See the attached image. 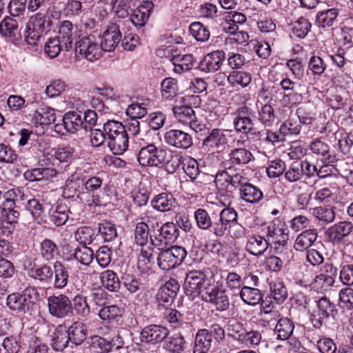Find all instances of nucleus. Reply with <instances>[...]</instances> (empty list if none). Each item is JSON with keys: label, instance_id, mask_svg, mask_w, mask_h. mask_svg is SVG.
<instances>
[{"label": "nucleus", "instance_id": "obj_62", "mask_svg": "<svg viewBox=\"0 0 353 353\" xmlns=\"http://www.w3.org/2000/svg\"><path fill=\"white\" fill-rule=\"evenodd\" d=\"M90 347L96 353H107L111 350L112 345L106 339L94 336L91 339Z\"/></svg>", "mask_w": 353, "mask_h": 353}, {"label": "nucleus", "instance_id": "obj_58", "mask_svg": "<svg viewBox=\"0 0 353 353\" xmlns=\"http://www.w3.org/2000/svg\"><path fill=\"white\" fill-rule=\"evenodd\" d=\"M75 239L81 245L86 246L94 239V231L90 227H81L74 234Z\"/></svg>", "mask_w": 353, "mask_h": 353}, {"label": "nucleus", "instance_id": "obj_20", "mask_svg": "<svg viewBox=\"0 0 353 353\" xmlns=\"http://www.w3.org/2000/svg\"><path fill=\"white\" fill-rule=\"evenodd\" d=\"M299 283L301 285L310 287L317 292H323L329 290L334 285L335 280H332L324 274H319L312 279L303 277Z\"/></svg>", "mask_w": 353, "mask_h": 353}, {"label": "nucleus", "instance_id": "obj_43", "mask_svg": "<svg viewBox=\"0 0 353 353\" xmlns=\"http://www.w3.org/2000/svg\"><path fill=\"white\" fill-rule=\"evenodd\" d=\"M185 340L183 336L176 333L168 336L164 341L163 347L170 353H183L184 350Z\"/></svg>", "mask_w": 353, "mask_h": 353}, {"label": "nucleus", "instance_id": "obj_56", "mask_svg": "<svg viewBox=\"0 0 353 353\" xmlns=\"http://www.w3.org/2000/svg\"><path fill=\"white\" fill-rule=\"evenodd\" d=\"M74 259L83 265H89L94 259L93 250L87 246L81 245L75 248Z\"/></svg>", "mask_w": 353, "mask_h": 353}, {"label": "nucleus", "instance_id": "obj_44", "mask_svg": "<svg viewBox=\"0 0 353 353\" xmlns=\"http://www.w3.org/2000/svg\"><path fill=\"white\" fill-rule=\"evenodd\" d=\"M34 119L37 123L47 125L56 121L55 110L49 106L41 105L34 113Z\"/></svg>", "mask_w": 353, "mask_h": 353}, {"label": "nucleus", "instance_id": "obj_47", "mask_svg": "<svg viewBox=\"0 0 353 353\" xmlns=\"http://www.w3.org/2000/svg\"><path fill=\"white\" fill-rule=\"evenodd\" d=\"M150 105L149 99L142 100L141 102L130 105L126 110V113L132 119H141L148 114Z\"/></svg>", "mask_w": 353, "mask_h": 353}, {"label": "nucleus", "instance_id": "obj_4", "mask_svg": "<svg viewBox=\"0 0 353 353\" xmlns=\"http://www.w3.org/2000/svg\"><path fill=\"white\" fill-rule=\"evenodd\" d=\"M52 21L46 14L38 12L32 15L26 23L25 41L30 46H35L43 33L51 26Z\"/></svg>", "mask_w": 353, "mask_h": 353}, {"label": "nucleus", "instance_id": "obj_18", "mask_svg": "<svg viewBox=\"0 0 353 353\" xmlns=\"http://www.w3.org/2000/svg\"><path fill=\"white\" fill-rule=\"evenodd\" d=\"M121 37L119 25L112 23L108 26L102 35L100 43L103 51H113L121 41Z\"/></svg>", "mask_w": 353, "mask_h": 353}, {"label": "nucleus", "instance_id": "obj_6", "mask_svg": "<svg viewBox=\"0 0 353 353\" xmlns=\"http://www.w3.org/2000/svg\"><path fill=\"white\" fill-rule=\"evenodd\" d=\"M137 161L141 166L159 167L166 160L167 151L153 143L140 144Z\"/></svg>", "mask_w": 353, "mask_h": 353}, {"label": "nucleus", "instance_id": "obj_22", "mask_svg": "<svg viewBox=\"0 0 353 353\" xmlns=\"http://www.w3.org/2000/svg\"><path fill=\"white\" fill-rule=\"evenodd\" d=\"M28 276L42 285H49L53 279L52 268L47 265H34L28 270Z\"/></svg>", "mask_w": 353, "mask_h": 353}, {"label": "nucleus", "instance_id": "obj_3", "mask_svg": "<svg viewBox=\"0 0 353 353\" xmlns=\"http://www.w3.org/2000/svg\"><path fill=\"white\" fill-rule=\"evenodd\" d=\"M39 292L35 287H28L21 293L14 292L7 297L6 304L10 310L17 313H25L33 308Z\"/></svg>", "mask_w": 353, "mask_h": 353}, {"label": "nucleus", "instance_id": "obj_59", "mask_svg": "<svg viewBox=\"0 0 353 353\" xmlns=\"http://www.w3.org/2000/svg\"><path fill=\"white\" fill-rule=\"evenodd\" d=\"M63 47L62 41L57 37L49 38L44 46L45 53L51 59L57 57Z\"/></svg>", "mask_w": 353, "mask_h": 353}, {"label": "nucleus", "instance_id": "obj_21", "mask_svg": "<svg viewBox=\"0 0 353 353\" xmlns=\"http://www.w3.org/2000/svg\"><path fill=\"white\" fill-rule=\"evenodd\" d=\"M154 4L151 1H143L130 16L131 22L137 27L141 28L147 23L152 10Z\"/></svg>", "mask_w": 353, "mask_h": 353}, {"label": "nucleus", "instance_id": "obj_57", "mask_svg": "<svg viewBox=\"0 0 353 353\" xmlns=\"http://www.w3.org/2000/svg\"><path fill=\"white\" fill-rule=\"evenodd\" d=\"M311 26L308 19L300 17L293 23L292 33L295 37L303 39L310 31Z\"/></svg>", "mask_w": 353, "mask_h": 353}, {"label": "nucleus", "instance_id": "obj_40", "mask_svg": "<svg viewBox=\"0 0 353 353\" xmlns=\"http://www.w3.org/2000/svg\"><path fill=\"white\" fill-rule=\"evenodd\" d=\"M179 229L173 222L164 223L159 230V240L167 245L173 243L179 236Z\"/></svg>", "mask_w": 353, "mask_h": 353}, {"label": "nucleus", "instance_id": "obj_15", "mask_svg": "<svg viewBox=\"0 0 353 353\" xmlns=\"http://www.w3.org/2000/svg\"><path fill=\"white\" fill-rule=\"evenodd\" d=\"M227 143V137L225 130L214 128L209 134L203 139L202 143L203 148L208 150L214 152L223 149Z\"/></svg>", "mask_w": 353, "mask_h": 353}, {"label": "nucleus", "instance_id": "obj_49", "mask_svg": "<svg viewBox=\"0 0 353 353\" xmlns=\"http://www.w3.org/2000/svg\"><path fill=\"white\" fill-rule=\"evenodd\" d=\"M227 80L232 87L245 88L251 83L252 76L247 72L233 71L227 77Z\"/></svg>", "mask_w": 353, "mask_h": 353}, {"label": "nucleus", "instance_id": "obj_7", "mask_svg": "<svg viewBox=\"0 0 353 353\" xmlns=\"http://www.w3.org/2000/svg\"><path fill=\"white\" fill-rule=\"evenodd\" d=\"M187 255L186 250L178 245L161 250L157 257L159 268L163 270L174 269L181 264Z\"/></svg>", "mask_w": 353, "mask_h": 353}, {"label": "nucleus", "instance_id": "obj_5", "mask_svg": "<svg viewBox=\"0 0 353 353\" xmlns=\"http://www.w3.org/2000/svg\"><path fill=\"white\" fill-rule=\"evenodd\" d=\"M214 281L211 277L199 270H191L186 274L184 289L187 294L191 296L203 294L204 290L212 285Z\"/></svg>", "mask_w": 353, "mask_h": 353}, {"label": "nucleus", "instance_id": "obj_64", "mask_svg": "<svg viewBox=\"0 0 353 353\" xmlns=\"http://www.w3.org/2000/svg\"><path fill=\"white\" fill-rule=\"evenodd\" d=\"M57 251V245L50 239H46L40 244V254L46 261L52 260Z\"/></svg>", "mask_w": 353, "mask_h": 353}, {"label": "nucleus", "instance_id": "obj_31", "mask_svg": "<svg viewBox=\"0 0 353 353\" xmlns=\"http://www.w3.org/2000/svg\"><path fill=\"white\" fill-rule=\"evenodd\" d=\"M226 210L232 211L230 214H232V218L234 219H231V222L227 225L225 230L220 237H223L228 232L230 236L234 239H243L246 236L247 230L241 224L238 223V213L232 208H226Z\"/></svg>", "mask_w": 353, "mask_h": 353}, {"label": "nucleus", "instance_id": "obj_24", "mask_svg": "<svg viewBox=\"0 0 353 353\" xmlns=\"http://www.w3.org/2000/svg\"><path fill=\"white\" fill-rule=\"evenodd\" d=\"M253 159L252 153L245 148H235L229 153V161L223 163L225 169L230 170L232 166L245 165Z\"/></svg>", "mask_w": 353, "mask_h": 353}, {"label": "nucleus", "instance_id": "obj_33", "mask_svg": "<svg viewBox=\"0 0 353 353\" xmlns=\"http://www.w3.org/2000/svg\"><path fill=\"white\" fill-rule=\"evenodd\" d=\"M53 286L56 289L64 288L68 283L69 273L65 265L59 261L53 263Z\"/></svg>", "mask_w": 353, "mask_h": 353}, {"label": "nucleus", "instance_id": "obj_42", "mask_svg": "<svg viewBox=\"0 0 353 353\" xmlns=\"http://www.w3.org/2000/svg\"><path fill=\"white\" fill-rule=\"evenodd\" d=\"M294 328V323L289 319L281 318L278 319L277 323L274 327V332L277 335V339L281 341L290 339Z\"/></svg>", "mask_w": 353, "mask_h": 353}, {"label": "nucleus", "instance_id": "obj_14", "mask_svg": "<svg viewBox=\"0 0 353 353\" xmlns=\"http://www.w3.org/2000/svg\"><path fill=\"white\" fill-rule=\"evenodd\" d=\"M164 139L168 145L180 149H188L193 143L191 135L180 130H168Z\"/></svg>", "mask_w": 353, "mask_h": 353}, {"label": "nucleus", "instance_id": "obj_35", "mask_svg": "<svg viewBox=\"0 0 353 353\" xmlns=\"http://www.w3.org/2000/svg\"><path fill=\"white\" fill-rule=\"evenodd\" d=\"M179 93V86L177 79L166 77L161 83V94L165 101H172Z\"/></svg>", "mask_w": 353, "mask_h": 353}, {"label": "nucleus", "instance_id": "obj_34", "mask_svg": "<svg viewBox=\"0 0 353 353\" xmlns=\"http://www.w3.org/2000/svg\"><path fill=\"white\" fill-rule=\"evenodd\" d=\"M317 236L316 230H305L296 237L294 245V249L297 251L307 250L316 241Z\"/></svg>", "mask_w": 353, "mask_h": 353}, {"label": "nucleus", "instance_id": "obj_16", "mask_svg": "<svg viewBox=\"0 0 353 353\" xmlns=\"http://www.w3.org/2000/svg\"><path fill=\"white\" fill-rule=\"evenodd\" d=\"M169 334L168 329L157 325H150L141 332L142 342L155 344L165 339Z\"/></svg>", "mask_w": 353, "mask_h": 353}, {"label": "nucleus", "instance_id": "obj_11", "mask_svg": "<svg viewBox=\"0 0 353 353\" xmlns=\"http://www.w3.org/2000/svg\"><path fill=\"white\" fill-rule=\"evenodd\" d=\"M80 30L77 25L71 21L65 20L60 23L57 37L62 41V44L66 51L73 48L74 43L80 37Z\"/></svg>", "mask_w": 353, "mask_h": 353}, {"label": "nucleus", "instance_id": "obj_60", "mask_svg": "<svg viewBox=\"0 0 353 353\" xmlns=\"http://www.w3.org/2000/svg\"><path fill=\"white\" fill-rule=\"evenodd\" d=\"M149 226L145 221L137 223L134 230L135 242L139 245H146L148 241Z\"/></svg>", "mask_w": 353, "mask_h": 353}, {"label": "nucleus", "instance_id": "obj_26", "mask_svg": "<svg viewBox=\"0 0 353 353\" xmlns=\"http://www.w3.org/2000/svg\"><path fill=\"white\" fill-rule=\"evenodd\" d=\"M151 205L156 210L166 212L174 210L176 207V199L172 194L162 192L152 199Z\"/></svg>", "mask_w": 353, "mask_h": 353}, {"label": "nucleus", "instance_id": "obj_23", "mask_svg": "<svg viewBox=\"0 0 353 353\" xmlns=\"http://www.w3.org/2000/svg\"><path fill=\"white\" fill-rule=\"evenodd\" d=\"M248 108L241 107L234 113L233 125L237 132L248 134L253 129L254 123L248 116Z\"/></svg>", "mask_w": 353, "mask_h": 353}, {"label": "nucleus", "instance_id": "obj_45", "mask_svg": "<svg viewBox=\"0 0 353 353\" xmlns=\"http://www.w3.org/2000/svg\"><path fill=\"white\" fill-rule=\"evenodd\" d=\"M102 285L110 292H117L121 286L117 274L110 270L102 272L100 274Z\"/></svg>", "mask_w": 353, "mask_h": 353}, {"label": "nucleus", "instance_id": "obj_27", "mask_svg": "<svg viewBox=\"0 0 353 353\" xmlns=\"http://www.w3.org/2000/svg\"><path fill=\"white\" fill-rule=\"evenodd\" d=\"M285 224L283 223H276L273 221L268 226L266 239L268 240V243H281L288 239V233L286 232Z\"/></svg>", "mask_w": 353, "mask_h": 353}, {"label": "nucleus", "instance_id": "obj_63", "mask_svg": "<svg viewBox=\"0 0 353 353\" xmlns=\"http://www.w3.org/2000/svg\"><path fill=\"white\" fill-rule=\"evenodd\" d=\"M301 129V124L296 119L290 118L281 124L279 128L281 134L284 136L297 135Z\"/></svg>", "mask_w": 353, "mask_h": 353}, {"label": "nucleus", "instance_id": "obj_61", "mask_svg": "<svg viewBox=\"0 0 353 353\" xmlns=\"http://www.w3.org/2000/svg\"><path fill=\"white\" fill-rule=\"evenodd\" d=\"M302 172L303 169L301 168L299 161H294L287 170L285 169L284 178L290 183L297 182L303 177Z\"/></svg>", "mask_w": 353, "mask_h": 353}, {"label": "nucleus", "instance_id": "obj_54", "mask_svg": "<svg viewBox=\"0 0 353 353\" xmlns=\"http://www.w3.org/2000/svg\"><path fill=\"white\" fill-rule=\"evenodd\" d=\"M338 305L343 310L353 309V288L345 287L339 292Z\"/></svg>", "mask_w": 353, "mask_h": 353}, {"label": "nucleus", "instance_id": "obj_48", "mask_svg": "<svg viewBox=\"0 0 353 353\" xmlns=\"http://www.w3.org/2000/svg\"><path fill=\"white\" fill-rule=\"evenodd\" d=\"M310 148L313 153L322 156L328 163H333L336 161V157L329 152V145L323 141L316 139L310 143Z\"/></svg>", "mask_w": 353, "mask_h": 353}, {"label": "nucleus", "instance_id": "obj_51", "mask_svg": "<svg viewBox=\"0 0 353 353\" xmlns=\"http://www.w3.org/2000/svg\"><path fill=\"white\" fill-rule=\"evenodd\" d=\"M106 10L114 12L119 17H124L128 14L124 7L127 5L128 0H99Z\"/></svg>", "mask_w": 353, "mask_h": 353}, {"label": "nucleus", "instance_id": "obj_37", "mask_svg": "<svg viewBox=\"0 0 353 353\" xmlns=\"http://www.w3.org/2000/svg\"><path fill=\"white\" fill-rule=\"evenodd\" d=\"M171 61L174 65V71L181 74L192 69L195 59L190 54H176L172 57Z\"/></svg>", "mask_w": 353, "mask_h": 353}, {"label": "nucleus", "instance_id": "obj_38", "mask_svg": "<svg viewBox=\"0 0 353 353\" xmlns=\"http://www.w3.org/2000/svg\"><path fill=\"white\" fill-rule=\"evenodd\" d=\"M70 342L75 345L81 344L86 339L87 327L79 321L73 323L67 330Z\"/></svg>", "mask_w": 353, "mask_h": 353}, {"label": "nucleus", "instance_id": "obj_46", "mask_svg": "<svg viewBox=\"0 0 353 353\" xmlns=\"http://www.w3.org/2000/svg\"><path fill=\"white\" fill-rule=\"evenodd\" d=\"M239 294L242 301L248 305H256L262 301L260 290L254 288L243 286Z\"/></svg>", "mask_w": 353, "mask_h": 353}, {"label": "nucleus", "instance_id": "obj_28", "mask_svg": "<svg viewBox=\"0 0 353 353\" xmlns=\"http://www.w3.org/2000/svg\"><path fill=\"white\" fill-rule=\"evenodd\" d=\"M353 229V225L350 221H341L329 228L326 236L333 242L340 241L347 236Z\"/></svg>", "mask_w": 353, "mask_h": 353}, {"label": "nucleus", "instance_id": "obj_12", "mask_svg": "<svg viewBox=\"0 0 353 353\" xmlns=\"http://www.w3.org/2000/svg\"><path fill=\"white\" fill-rule=\"evenodd\" d=\"M317 309L314 311V314L312 319V323L315 328H320L323 323V321L330 316H334L336 313L334 304L326 297H322L318 301H315Z\"/></svg>", "mask_w": 353, "mask_h": 353}, {"label": "nucleus", "instance_id": "obj_25", "mask_svg": "<svg viewBox=\"0 0 353 353\" xmlns=\"http://www.w3.org/2000/svg\"><path fill=\"white\" fill-rule=\"evenodd\" d=\"M269 247L268 240L263 236L252 234L248 236L245 250L251 255L261 256Z\"/></svg>", "mask_w": 353, "mask_h": 353}, {"label": "nucleus", "instance_id": "obj_13", "mask_svg": "<svg viewBox=\"0 0 353 353\" xmlns=\"http://www.w3.org/2000/svg\"><path fill=\"white\" fill-rule=\"evenodd\" d=\"M83 121L81 115L76 112H68L64 114L61 123L55 125V131L64 134L66 132L74 133L83 128Z\"/></svg>", "mask_w": 353, "mask_h": 353}, {"label": "nucleus", "instance_id": "obj_52", "mask_svg": "<svg viewBox=\"0 0 353 353\" xmlns=\"http://www.w3.org/2000/svg\"><path fill=\"white\" fill-rule=\"evenodd\" d=\"M172 112L176 119L182 123L188 124L196 118L194 111L188 105H176L173 107Z\"/></svg>", "mask_w": 353, "mask_h": 353}, {"label": "nucleus", "instance_id": "obj_36", "mask_svg": "<svg viewBox=\"0 0 353 353\" xmlns=\"http://www.w3.org/2000/svg\"><path fill=\"white\" fill-rule=\"evenodd\" d=\"M68 336L65 327L58 326L51 336L50 345L52 349L57 352L63 351L70 341Z\"/></svg>", "mask_w": 353, "mask_h": 353}, {"label": "nucleus", "instance_id": "obj_53", "mask_svg": "<svg viewBox=\"0 0 353 353\" xmlns=\"http://www.w3.org/2000/svg\"><path fill=\"white\" fill-rule=\"evenodd\" d=\"M123 310L116 305L103 306L99 311V316L103 321L117 320L122 316Z\"/></svg>", "mask_w": 353, "mask_h": 353}, {"label": "nucleus", "instance_id": "obj_30", "mask_svg": "<svg viewBox=\"0 0 353 353\" xmlns=\"http://www.w3.org/2000/svg\"><path fill=\"white\" fill-rule=\"evenodd\" d=\"M212 339L207 329L197 331L194 341L192 353H208L212 347Z\"/></svg>", "mask_w": 353, "mask_h": 353}, {"label": "nucleus", "instance_id": "obj_19", "mask_svg": "<svg viewBox=\"0 0 353 353\" xmlns=\"http://www.w3.org/2000/svg\"><path fill=\"white\" fill-rule=\"evenodd\" d=\"M234 339L239 344L248 347H255L260 344L262 339L261 333L258 330H239L234 329Z\"/></svg>", "mask_w": 353, "mask_h": 353}, {"label": "nucleus", "instance_id": "obj_39", "mask_svg": "<svg viewBox=\"0 0 353 353\" xmlns=\"http://www.w3.org/2000/svg\"><path fill=\"white\" fill-rule=\"evenodd\" d=\"M310 212L321 225L330 223L335 219V212L331 207L318 206L310 209Z\"/></svg>", "mask_w": 353, "mask_h": 353}, {"label": "nucleus", "instance_id": "obj_29", "mask_svg": "<svg viewBox=\"0 0 353 353\" xmlns=\"http://www.w3.org/2000/svg\"><path fill=\"white\" fill-rule=\"evenodd\" d=\"M239 197L245 203L255 205L263 199V194L258 187L248 183L239 190Z\"/></svg>", "mask_w": 353, "mask_h": 353}, {"label": "nucleus", "instance_id": "obj_17", "mask_svg": "<svg viewBox=\"0 0 353 353\" xmlns=\"http://www.w3.org/2000/svg\"><path fill=\"white\" fill-rule=\"evenodd\" d=\"M225 54L223 50H215L206 54L200 63V69L204 72H214L220 69Z\"/></svg>", "mask_w": 353, "mask_h": 353}, {"label": "nucleus", "instance_id": "obj_55", "mask_svg": "<svg viewBox=\"0 0 353 353\" xmlns=\"http://www.w3.org/2000/svg\"><path fill=\"white\" fill-rule=\"evenodd\" d=\"M190 32L198 41L205 42L210 36L208 28L201 22H193L190 26Z\"/></svg>", "mask_w": 353, "mask_h": 353}, {"label": "nucleus", "instance_id": "obj_2", "mask_svg": "<svg viewBox=\"0 0 353 353\" xmlns=\"http://www.w3.org/2000/svg\"><path fill=\"white\" fill-rule=\"evenodd\" d=\"M107 144L115 155L123 154L128 148L129 137L125 126L117 121L109 120L103 124Z\"/></svg>", "mask_w": 353, "mask_h": 353}, {"label": "nucleus", "instance_id": "obj_50", "mask_svg": "<svg viewBox=\"0 0 353 353\" xmlns=\"http://www.w3.org/2000/svg\"><path fill=\"white\" fill-rule=\"evenodd\" d=\"M69 209L65 204H57L55 208H52L50 211V219L56 225L65 224L68 219Z\"/></svg>", "mask_w": 353, "mask_h": 353}, {"label": "nucleus", "instance_id": "obj_10", "mask_svg": "<svg viewBox=\"0 0 353 353\" xmlns=\"http://www.w3.org/2000/svg\"><path fill=\"white\" fill-rule=\"evenodd\" d=\"M48 305L50 314L57 318H64L72 312L71 301L63 294L49 296Z\"/></svg>", "mask_w": 353, "mask_h": 353}, {"label": "nucleus", "instance_id": "obj_9", "mask_svg": "<svg viewBox=\"0 0 353 353\" xmlns=\"http://www.w3.org/2000/svg\"><path fill=\"white\" fill-rule=\"evenodd\" d=\"M75 51L90 62L99 59L103 54L102 47L93 36L81 38L76 43Z\"/></svg>", "mask_w": 353, "mask_h": 353}, {"label": "nucleus", "instance_id": "obj_32", "mask_svg": "<svg viewBox=\"0 0 353 353\" xmlns=\"http://www.w3.org/2000/svg\"><path fill=\"white\" fill-rule=\"evenodd\" d=\"M141 249L137 257V268L142 273L151 270L153 264V248L148 245H140Z\"/></svg>", "mask_w": 353, "mask_h": 353}, {"label": "nucleus", "instance_id": "obj_41", "mask_svg": "<svg viewBox=\"0 0 353 353\" xmlns=\"http://www.w3.org/2000/svg\"><path fill=\"white\" fill-rule=\"evenodd\" d=\"M339 16V10L336 8H330L319 11L316 16V23L321 28H329L334 25Z\"/></svg>", "mask_w": 353, "mask_h": 353}, {"label": "nucleus", "instance_id": "obj_8", "mask_svg": "<svg viewBox=\"0 0 353 353\" xmlns=\"http://www.w3.org/2000/svg\"><path fill=\"white\" fill-rule=\"evenodd\" d=\"M203 301L211 303L216 310L220 312L226 310L230 305V299L225 290L220 287L214 281L204 290L201 296Z\"/></svg>", "mask_w": 353, "mask_h": 353}, {"label": "nucleus", "instance_id": "obj_1", "mask_svg": "<svg viewBox=\"0 0 353 353\" xmlns=\"http://www.w3.org/2000/svg\"><path fill=\"white\" fill-rule=\"evenodd\" d=\"M232 212L230 210H226V208H223L218 216L212 220L205 210L199 208L194 212V219L199 228L203 230H209L216 237L220 238L233 219L232 214H230Z\"/></svg>", "mask_w": 353, "mask_h": 353}]
</instances>
